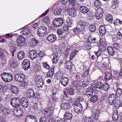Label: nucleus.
Here are the masks:
<instances>
[{"label":"nucleus","instance_id":"f257e3e1","mask_svg":"<svg viewBox=\"0 0 122 122\" xmlns=\"http://www.w3.org/2000/svg\"><path fill=\"white\" fill-rule=\"evenodd\" d=\"M16 69H12L11 71H14V73L15 74V80L18 82H21L20 84V85L21 86H25V87L27 86V83H25V76L24 75L21 73H17L15 71Z\"/></svg>","mask_w":122,"mask_h":122},{"label":"nucleus","instance_id":"f03ea898","mask_svg":"<svg viewBox=\"0 0 122 122\" xmlns=\"http://www.w3.org/2000/svg\"><path fill=\"white\" fill-rule=\"evenodd\" d=\"M1 76L3 80L7 82H10L13 79L12 75L9 73H4L1 74Z\"/></svg>","mask_w":122,"mask_h":122},{"label":"nucleus","instance_id":"7ed1b4c3","mask_svg":"<svg viewBox=\"0 0 122 122\" xmlns=\"http://www.w3.org/2000/svg\"><path fill=\"white\" fill-rule=\"evenodd\" d=\"M46 28L44 26H42L39 27L38 30L37 34L39 36L42 37L46 35L47 33Z\"/></svg>","mask_w":122,"mask_h":122},{"label":"nucleus","instance_id":"20e7f679","mask_svg":"<svg viewBox=\"0 0 122 122\" xmlns=\"http://www.w3.org/2000/svg\"><path fill=\"white\" fill-rule=\"evenodd\" d=\"M53 112V108L50 107L48 109L44 110L42 114L46 118H49L51 116Z\"/></svg>","mask_w":122,"mask_h":122},{"label":"nucleus","instance_id":"39448f33","mask_svg":"<svg viewBox=\"0 0 122 122\" xmlns=\"http://www.w3.org/2000/svg\"><path fill=\"white\" fill-rule=\"evenodd\" d=\"M64 21L62 18H55L53 22V25L55 27L61 26L63 24Z\"/></svg>","mask_w":122,"mask_h":122},{"label":"nucleus","instance_id":"423d86ee","mask_svg":"<svg viewBox=\"0 0 122 122\" xmlns=\"http://www.w3.org/2000/svg\"><path fill=\"white\" fill-rule=\"evenodd\" d=\"M25 39L22 36H20L16 41V45L19 47L23 46L25 42Z\"/></svg>","mask_w":122,"mask_h":122},{"label":"nucleus","instance_id":"0eeeda50","mask_svg":"<svg viewBox=\"0 0 122 122\" xmlns=\"http://www.w3.org/2000/svg\"><path fill=\"white\" fill-rule=\"evenodd\" d=\"M26 97L29 99H32L35 97L36 98L37 97L34 93L33 90L30 88L28 89L26 92Z\"/></svg>","mask_w":122,"mask_h":122},{"label":"nucleus","instance_id":"6e6552de","mask_svg":"<svg viewBox=\"0 0 122 122\" xmlns=\"http://www.w3.org/2000/svg\"><path fill=\"white\" fill-rule=\"evenodd\" d=\"M10 103L14 107L19 106L20 104V100L18 98L14 97L11 100Z\"/></svg>","mask_w":122,"mask_h":122},{"label":"nucleus","instance_id":"1a4fd4ad","mask_svg":"<svg viewBox=\"0 0 122 122\" xmlns=\"http://www.w3.org/2000/svg\"><path fill=\"white\" fill-rule=\"evenodd\" d=\"M104 10L101 7H99L97 8L95 16L97 20L100 19L102 16Z\"/></svg>","mask_w":122,"mask_h":122},{"label":"nucleus","instance_id":"9d476101","mask_svg":"<svg viewBox=\"0 0 122 122\" xmlns=\"http://www.w3.org/2000/svg\"><path fill=\"white\" fill-rule=\"evenodd\" d=\"M116 96L114 94L110 95L108 97V100L110 105H112L114 104L116 100Z\"/></svg>","mask_w":122,"mask_h":122},{"label":"nucleus","instance_id":"9b49d317","mask_svg":"<svg viewBox=\"0 0 122 122\" xmlns=\"http://www.w3.org/2000/svg\"><path fill=\"white\" fill-rule=\"evenodd\" d=\"M83 109L82 105L80 103L75 104L74 107L75 112L77 113L81 112Z\"/></svg>","mask_w":122,"mask_h":122},{"label":"nucleus","instance_id":"f8f14e48","mask_svg":"<svg viewBox=\"0 0 122 122\" xmlns=\"http://www.w3.org/2000/svg\"><path fill=\"white\" fill-rule=\"evenodd\" d=\"M13 112V113L16 116L18 117L21 116L23 114V111L22 109L20 108H15Z\"/></svg>","mask_w":122,"mask_h":122},{"label":"nucleus","instance_id":"ddd939ff","mask_svg":"<svg viewBox=\"0 0 122 122\" xmlns=\"http://www.w3.org/2000/svg\"><path fill=\"white\" fill-rule=\"evenodd\" d=\"M18 30H21L22 33L25 35H28L30 33V29L27 26H24Z\"/></svg>","mask_w":122,"mask_h":122},{"label":"nucleus","instance_id":"4468645a","mask_svg":"<svg viewBox=\"0 0 122 122\" xmlns=\"http://www.w3.org/2000/svg\"><path fill=\"white\" fill-rule=\"evenodd\" d=\"M9 66L10 68L15 69L17 67V65L15 64V59L13 58H11L10 60Z\"/></svg>","mask_w":122,"mask_h":122},{"label":"nucleus","instance_id":"2eb2a0df","mask_svg":"<svg viewBox=\"0 0 122 122\" xmlns=\"http://www.w3.org/2000/svg\"><path fill=\"white\" fill-rule=\"evenodd\" d=\"M22 66L23 69H29L30 67V62L28 60L25 59L22 62Z\"/></svg>","mask_w":122,"mask_h":122},{"label":"nucleus","instance_id":"dca6fc26","mask_svg":"<svg viewBox=\"0 0 122 122\" xmlns=\"http://www.w3.org/2000/svg\"><path fill=\"white\" fill-rule=\"evenodd\" d=\"M90 7L89 6L87 7L85 6H81L80 7V11L82 13L85 14L87 13L89 11L90 9Z\"/></svg>","mask_w":122,"mask_h":122},{"label":"nucleus","instance_id":"f3484780","mask_svg":"<svg viewBox=\"0 0 122 122\" xmlns=\"http://www.w3.org/2000/svg\"><path fill=\"white\" fill-rule=\"evenodd\" d=\"M20 101V104L24 108L27 107L28 106V102L27 99L24 97L21 98Z\"/></svg>","mask_w":122,"mask_h":122},{"label":"nucleus","instance_id":"a211bd4d","mask_svg":"<svg viewBox=\"0 0 122 122\" xmlns=\"http://www.w3.org/2000/svg\"><path fill=\"white\" fill-rule=\"evenodd\" d=\"M56 39V36L54 35L50 34L48 36L46 39L47 41L51 42L55 41Z\"/></svg>","mask_w":122,"mask_h":122},{"label":"nucleus","instance_id":"6ab92c4d","mask_svg":"<svg viewBox=\"0 0 122 122\" xmlns=\"http://www.w3.org/2000/svg\"><path fill=\"white\" fill-rule=\"evenodd\" d=\"M69 79L67 77H63L61 78L60 81L62 85L65 86L68 84Z\"/></svg>","mask_w":122,"mask_h":122},{"label":"nucleus","instance_id":"aec40b11","mask_svg":"<svg viewBox=\"0 0 122 122\" xmlns=\"http://www.w3.org/2000/svg\"><path fill=\"white\" fill-rule=\"evenodd\" d=\"M87 39L88 41H90L91 43H97V46L98 45H99L98 43L99 41L97 38L94 37L92 36H90L88 37Z\"/></svg>","mask_w":122,"mask_h":122},{"label":"nucleus","instance_id":"412c9836","mask_svg":"<svg viewBox=\"0 0 122 122\" xmlns=\"http://www.w3.org/2000/svg\"><path fill=\"white\" fill-rule=\"evenodd\" d=\"M37 55L36 51L34 50L30 51L29 52V56L31 60H33L36 58L37 57Z\"/></svg>","mask_w":122,"mask_h":122},{"label":"nucleus","instance_id":"4be33fe9","mask_svg":"<svg viewBox=\"0 0 122 122\" xmlns=\"http://www.w3.org/2000/svg\"><path fill=\"white\" fill-rule=\"evenodd\" d=\"M61 109L63 110H67L69 109L70 107V105L67 103L63 102L61 104Z\"/></svg>","mask_w":122,"mask_h":122},{"label":"nucleus","instance_id":"5701e85b","mask_svg":"<svg viewBox=\"0 0 122 122\" xmlns=\"http://www.w3.org/2000/svg\"><path fill=\"white\" fill-rule=\"evenodd\" d=\"M78 24L81 28H84L86 27H87L89 25V23L88 22L82 20H81L79 21Z\"/></svg>","mask_w":122,"mask_h":122},{"label":"nucleus","instance_id":"b1692460","mask_svg":"<svg viewBox=\"0 0 122 122\" xmlns=\"http://www.w3.org/2000/svg\"><path fill=\"white\" fill-rule=\"evenodd\" d=\"M99 32L101 35H103L105 34L106 32L105 27L103 25H101L99 28Z\"/></svg>","mask_w":122,"mask_h":122},{"label":"nucleus","instance_id":"393cba45","mask_svg":"<svg viewBox=\"0 0 122 122\" xmlns=\"http://www.w3.org/2000/svg\"><path fill=\"white\" fill-rule=\"evenodd\" d=\"M53 11L56 15H60L61 13L62 10L60 7H54L53 8Z\"/></svg>","mask_w":122,"mask_h":122},{"label":"nucleus","instance_id":"a878e982","mask_svg":"<svg viewBox=\"0 0 122 122\" xmlns=\"http://www.w3.org/2000/svg\"><path fill=\"white\" fill-rule=\"evenodd\" d=\"M59 57V55L57 52H56L53 53V58L52 59L53 63L56 64L57 63Z\"/></svg>","mask_w":122,"mask_h":122},{"label":"nucleus","instance_id":"bb28decb","mask_svg":"<svg viewBox=\"0 0 122 122\" xmlns=\"http://www.w3.org/2000/svg\"><path fill=\"white\" fill-rule=\"evenodd\" d=\"M68 12L69 15L72 17L75 16L77 15L76 10H75L73 9H70Z\"/></svg>","mask_w":122,"mask_h":122},{"label":"nucleus","instance_id":"cd10ccee","mask_svg":"<svg viewBox=\"0 0 122 122\" xmlns=\"http://www.w3.org/2000/svg\"><path fill=\"white\" fill-rule=\"evenodd\" d=\"M17 56L18 59L20 60H21L25 58L26 56L23 51H20L18 53Z\"/></svg>","mask_w":122,"mask_h":122},{"label":"nucleus","instance_id":"c85d7f7f","mask_svg":"<svg viewBox=\"0 0 122 122\" xmlns=\"http://www.w3.org/2000/svg\"><path fill=\"white\" fill-rule=\"evenodd\" d=\"M72 116V115L71 113L68 112H66L64 114V118L65 120H70Z\"/></svg>","mask_w":122,"mask_h":122},{"label":"nucleus","instance_id":"c756f323","mask_svg":"<svg viewBox=\"0 0 122 122\" xmlns=\"http://www.w3.org/2000/svg\"><path fill=\"white\" fill-rule=\"evenodd\" d=\"M3 113L6 115H7L10 114L11 112L10 110L8 108L4 107L2 110Z\"/></svg>","mask_w":122,"mask_h":122},{"label":"nucleus","instance_id":"7c9ffc66","mask_svg":"<svg viewBox=\"0 0 122 122\" xmlns=\"http://www.w3.org/2000/svg\"><path fill=\"white\" fill-rule=\"evenodd\" d=\"M112 78V76L111 73L108 72H106L105 73L104 79L107 82H108L109 80Z\"/></svg>","mask_w":122,"mask_h":122},{"label":"nucleus","instance_id":"2f4dec72","mask_svg":"<svg viewBox=\"0 0 122 122\" xmlns=\"http://www.w3.org/2000/svg\"><path fill=\"white\" fill-rule=\"evenodd\" d=\"M39 42L38 40L36 38L33 37L31 39V44L32 46H36Z\"/></svg>","mask_w":122,"mask_h":122},{"label":"nucleus","instance_id":"473e14b6","mask_svg":"<svg viewBox=\"0 0 122 122\" xmlns=\"http://www.w3.org/2000/svg\"><path fill=\"white\" fill-rule=\"evenodd\" d=\"M63 72L59 71L56 73L55 75V77L57 79L59 80L61 77L63 76Z\"/></svg>","mask_w":122,"mask_h":122},{"label":"nucleus","instance_id":"72a5a7b5","mask_svg":"<svg viewBox=\"0 0 122 122\" xmlns=\"http://www.w3.org/2000/svg\"><path fill=\"white\" fill-rule=\"evenodd\" d=\"M81 81L77 80L74 81H72L71 83V85L72 87L76 88L77 86H78V85H81Z\"/></svg>","mask_w":122,"mask_h":122},{"label":"nucleus","instance_id":"f704fd0d","mask_svg":"<svg viewBox=\"0 0 122 122\" xmlns=\"http://www.w3.org/2000/svg\"><path fill=\"white\" fill-rule=\"evenodd\" d=\"M11 91L13 93L17 94L19 92V90L17 87L13 86H11L10 88Z\"/></svg>","mask_w":122,"mask_h":122},{"label":"nucleus","instance_id":"c9c22d12","mask_svg":"<svg viewBox=\"0 0 122 122\" xmlns=\"http://www.w3.org/2000/svg\"><path fill=\"white\" fill-rule=\"evenodd\" d=\"M113 3L112 6V8L113 9H115L117 8L118 6L119 1L117 0H113Z\"/></svg>","mask_w":122,"mask_h":122},{"label":"nucleus","instance_id":"e433bc0d","mask_svg":"<svg viewBox=\"0 0 122 122\" xmlns=\"http://www.w3.org/2000/svg\"><path fill=\"white\" fill-rule=\"evenodd\" d=\"M66 90H67V94L68 95H73L74 94V89L71 87L69 88V87L68 88L66 89Z\"/></svg>","mask_w":122,"mask_h":122},{"label":"nucleus","instance_id":"4c0bfd02","mask_svg":"<svg viewBox=\"0 0 122 122\" xmlns=\"http://www.w3.org/2000/svg\"><path fill=\"white\" fill-rule=\"evenodd\" d=\"M107 50L108 53L110 55L113 56L114 55L115 52L112 47L110 46L108 47Z\"/></svg>","mask_w":122,"mask_h":122},{"label":"nucleus","instance_id":"58836bf2","mask_svg":"<svg viewBox=\"0 0 122 122\" xmlns=\"http://www.w3.org/2000/svg\"><path fill=\"white\" fill-rule=\"evenodd\" d=\"M95 47L97 49H98L101 52H103L105 51L106 50V47L104 45L103 46V45L101 46L100 47V45H98L97 46H96Z\"/></svg>","mask_w":122,"mask_h":122},{"label":"nucleus","instance_id":"ea45409f","mask_svg":"<svg viewBox=\"0 0 122 122\" xmlns=\"http://www.w3.org/2000/svg\"><path fill=\"white\" fill-rule=\"evenodd\" d=\"M95 24H91L89 27V29L90 31L91 32H94L96 29Z\"/></svg>","mask_w":122,"mask_h":122},{"label":"nucleus","instance_id":"a19ab883","mask_svg":"<svg viewBox=\"0 0 122 122\" xmlns=\"http://www.w3.org/2000/svg\"><path fill=\"white\" fill-rule=\"evenodd\" d=\"M106 20L109 22L112 23L113 21V17L110 14L107 15Z\"/></svg>","mask_w":122,"mask_h":122},{"label":"nucleus","instance_id":"79ce46f5","mask_svg":"<svg viewBox=\"0 0 122 122\" xmlns=\"http://www.w3.org/2000/svg\"><path fill=\"white\" fill-rule=\"evenodd\" d=\"M73 21L72 19L68 18L66 20V22L67 25L69 27H71L73 25Z\"/></svg>","mask_w":122,"mask_h":122},{"label":"nucleus","instance_id":"37998d69","mask_svg":"<svg viewBox=\"0 0 122 122\" xmlns=\"http://www.w3.org/2000/svg\"><path fill=\"white\" fill-rule=\"evenodd\" d=\"M91 43L90 41H88L87 39V41L85 43L84 45V47L88 49H91Z\"/></svg>","mask_w":122,"mask_h":122},{"label":"nucleus","instance_id":"c03bdc74","mask_svg":"<svg viewBox=\"0 0 122 122\" xmlns=\"http://www.w3.org/2000/svg\"><path fill=\"white\" fill-rule=\"evenodd\" d=\"M51 70L49 71L47 74L46 77L51 78L53 75L54 73V69H50Z\"/></svg>","mask_w":122,"mask_h":122},{"label":"nucleus","instance_id":"a18cd8bd","mask_svg":"<svg viewBox=\"0 0 122 122\" xmlns=\"http://www.w3.org/2000/svg\"><path fill=\"white\" fill-rule=\"evenodd\" d=\"M36 85L37 87L38 88L41 87V88L43 87L42 86L44 84V82L43 80L42 81H39L36 82Z\"/></svg>","mask_w":122,"mask_h":122},{"label":"nucleus","instance_id":"49530a36","mask_svg":"<svg viewBox=\"0 0 122 122\" xmlns=\"http://www.w3.org/2000/svg\"><path fill=\"white\" fill-rule=\"evenodd\" d=\"M81 28L77 26L74 29L73 32L76 34H80L81 32Z\"/></svg>","mask_w":122,"mask_h":122},{"label":"nucleus","instance_id":"de8ad7c7","mask_svg":"<svg viewBox=\"0 0 122 122\" xmlns=\"http://www.w3.org/2000/svg\"><path fill=\"white\" fill-rule=\"evenodd\" d=\"M98 100V97L96 95H94L90 99V101L91 102H96Z\"/></svg>","mask_w":122,"mask_h":122},{"label":"nucleus","instance_id":"09e8293b","mask_svg":"<svg viewBox=\"0 0 122 122\" xmlns=\"http://www.w3.org/2000/svg\"><path fill=\"white\" fill-rule=\"evenodd\" d=\"M103 84L100 82L96 81L95 82V86L96 87L99 89H101L102 88Z\"/></svg>","mask_w":122,"mask_h":122},{"label":"nucleus","instance_id":"8fccbe9b","mask_svg":"<svg viewBox=\"0 0 122 122\" xmlns=\"http://www.w3.org/2000/svg\"><path fill=\"white\" fill-rule=\"evenodd\" d=\"M94 4L95 6L97 8L101 6L102 5V3L99 0H97L95 1Z\"/></svg>","mask_w":122,"mask_h":122},{"label":"nucleus","instance_id":"3c124183","mask_svg":"<svg viewBox=\"0 0 122 122\" xmlns=\"http://www.w3.org/2000/svg\"><path fill=\"white\" fill-rule=\"evenodd\" d=\"M82 121L83 122H93L91 117H85L83 118Z\"/></svg>","mask_w":122,"mask_h":122},{"label":"nucleus","instance_id":"603ef678","mask_svg":"<svg viewBox=\"0 0 122 122\" xmlns=\"http://www.w3.org/2000/svg\"><path fill=\"white\" fill-rule=\"evenodd\" d=\"M117 112L116 111L113 112L112 116V119L114 120H116L118 119V117Z\"/></svg>","mask_w":122,"mask_h":122},{"label":"nucleus","instance_id":"864d4df0","mask_svg":"<svg viewBox=\"0 0 122 122\" xmlns=\"http://www.w3.org/2000/svg\"><path fill=\"white\" fill-rule=\"evenodd\" d=\"M89 83L88 80L87 79H85L82 82V86L83 87H85L89 86Z\"/></svg>","mask_w":122,"mask_h":122},{"label":"nucleus","instance_id":"5fc2aeb1","mask_svg":"<svg viewBox=\"0 0 122 122\" xmlns=\"http://www.w3.org/2000/svg\"><path fill=\"white\" fill-rule=\"evenodd\" d=\"M114 24L115 25H120L122 24V21L120 20L117 19L114 20Z\"/></svg>","mask_w":122,"mask_h":122},{"label":"nucleus","instance_id":"6e6d98bb","mask_svg":"<svg viewBox=\"0 0 122 122\" xmlns=\"http://www.w3.org/2000/svg\"><path fill=\"white\" fill-rule=\"evenodd\" d=\"M102 86V89L104 91L107 90L109 88V86L107 83L104 84Z\"/></svg>","mask_w":122,"mask_h":122},{"label":"nucleus","instance_id":"4d7b16f0","mask_svg":"<svg viewBox=\"0 0 122 122\" xmlns=\"http://www.w3.org/2000/svg\"><path fill=\"white\" fill-rule=\"evenodd\" d=\"M99 41L101 43V44H102L105 46H106L107 45V43L106 42L104 38H100Z\"/></svg>","mask_w":122,"mask_h":122},{"label":"nucleus","instance_id":"13d9d810","mask_svg":"<svg viewBox=\"0 0 122 122\" xmlns=\"http://www.w3.org/2000/svg\"><path fill=\"white\" fill-rule=\"evenodd\" d=\"M48 119L45 117H41L40 119V122H48Z\"/></svg>","mask_w":122,"mask_h":122},{"label":"nucleus","instance_id":"bf43d9fd","mask_svg":"<svg viewBox=\"0 0 122 122\" xmlns=\"http://www.w3.org/2000/svg\"><path fill=\"white\" fill-rule=\"evenodd\" d=\"M116 93L117 95H121L122 94V89L120 88H118L116 90Z\"/></svg>","mask_w":122,"mask_h":122},{"label":"nucleus","instance_id":"052dcab7","mask_svg":"<svg viewBox=\"0 0 122 122\" xmlns=\"http://www.w3.org/2000/svg\"><path fill=\"white\" fill-rule=\"evenodd\" d=\"M94 53H95V55L96 56L97 58H98L100 56L102 53L98 49L97 51L95 50L94 51Z\"/></svg>","mask_w":122,"mask_h":122},{"label":"nucleus","instance_id":"680f3d73","mask_svg":"<svg viewBox=\"0 0 122 122\" xmlns=\"http://www.w3.org/2000/svg\"><path fill=\"white\" fill-rule=\"evenodd\" d=\"M35 79L36 82L39 81H41L42 80H43L41 76L39 75H37L36 76Z\"/></svg>","mask_w":122,"mask_h":122},{"label":"nucleus","instance_id":"e2e57ef3","mask_svg":"<svg viewBox=\"0 0 122 122\" xmlns=\"http://www.w3.org/2000/svg\"><path fill=\"white\" fill-rule=\"evenodd\" d=\"M100 114V111L98 110L96 111L95 114V118L96 120H98Z\"/></svg>","mask_w":122,"mask_h":122},{"label":"nucleus","instance_id":"0e129e2a","mask_svg":"<svg viewBox=\"0 0 122 122\" xmlns=\"http://www.w3.org/2000/svg\"><path fill=\"white\" fill-rule=\"evenodd\" d=\"M89 69H88L87 70L85 71L84 72L82 75V76L83 77L85 78L89 74Z\"/></svg>","mask_w":122,"mask_h":122},{"label":"nucleus","instance_id":"69168bd1","mask_svg":"<svg viewBox=\"0 0 122 122\" xmlns=\"http://www.w3.org/2000/svg\"><path fill=\"white\" fill-rule=\"evenodd\" d=\"M59 90L57 89L56 88H55L53 89L52 92L53 95H55L58 93Z\"/></svg>","mask_w":122,"mask_h":122},{"label":"nucleus","instance_id":"338daca9","mask_svg":"<svg viewBox=\"0 0 122 122\" xmlns=\"http://www.w3.org/2000/svg\"><path fill=\"white\" fill-rule=\"evenodd\" d=\"M31 121L32 122H37V120L36 116L33 115H31Z\"/></svg>","mask_w":122,"mask_h":122},{"label":"nucleus","instance_id":"774afa93","mask_svg":"<svg viewBox=\"0 0 122 122\" xmlns=\"http://www.w3.org/2000/svg\"><path fill=\"white\" fill-rule=\"evenodd\" d=\"M31 115H29L27 116L25 119V122H32L31 121Z\"/></svg>","mask_w":122,"mask_h":122}]
</instances>
